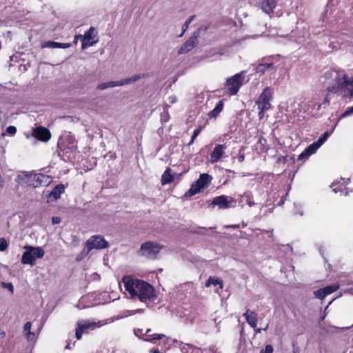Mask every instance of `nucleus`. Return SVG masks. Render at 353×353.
<instances>
[{
	"label": "nucleus",
	"instance_id": "nucleus-33",
	"mask_svg": "<svg viewBox=\"0 0 353 353\" xmlns=\"http://www.w3.org/2000/svg\"><path fill=\"white\" fill-rule=\"evenodd\" d=\"M32 327L31 322H26L23 327V331L26 334V337L28 339H31V336H34V334L30 331Z\"/></svg>",
	"mask_w": 353,
	"mask_h": 353
},
{
	"label": "nucleus",
	"instance_id": "nucleus-49",
	"mask_svg": "<svg viewBox=\"0 0 353 353\" xmlns=\"http://www.w3.org/2000/svg\"><path fill=\"white\" fill-rule=\"evenodd\" d=\"M170 101L172 103H175V102L176 101V97H170Z\"/></svg>",
	"mask_w": 353,
	"mask_h": 353
},
{
	"label": "nucleus",
	"instance_id": "nucleus-26",
	"mask_svg": "<svg viewBox=\"0 0 353 353\" xmlns=\"http://www.w3.org/2000/svg\"><path fill=\"white\" fill-rule=\"evenodd\" d=\"M274 68L272 63H259L255 68L256 73L263 74L266 71Z\"/></svg>",
	"mask_w": 353,
	"mask_h": 353
},
{
	"label": "nucleus",
	"instance_id": "nucleus-18",
	"mask_svg": "<svg viewBox=\"0 0 353 353\" xmlns=\"http://www.w3.org/2000/svg\"><path fill=\"white\" fill-rule=\"evenodd\" d=\"M350 80L351 78H350L346 74H343L342 75L337 74V76L335 77V81L337 84V86L341 90L345 88H349L350 85Z\"/></svg>",
	"mask_w": 353,
	"mask_h": 353
},
{
	"label": "nucleus",
	"instance_id": "nucleus-56",
	"mask_svg": "<svg viewBox=\"0 0 353 353\" xmlns=\"http://www.w3.org/2000/svg\"><path fill=\"white\" fill-rule=\"evenodd\" d=\"M268 325H267V326H266V327H265V328L263 329V330H266L268 329Z\"/></svg>",
	"mask_w": 353,
	"mask_h": 353
},
{
	"label": "nucleus",
	"instance_id": "nucleus-40",
	"mask_svg": "<svg viewBox=\"0 0 353 353\" xmlns=\"http://www.w3.org/2000/svg\"><path fill=\"white\" fill-rule=\"evenodd\" d=\"M348 95L353 97V77H351L350 87L347 88Z\"/></svg>",
	"mask_w": 353,
	"mask_h": 353
},
{
	"label": "nucleus",
	"instance_id": "nucleus-4",
	"mask_svg": "<svg viewBox=\"0 0 353 353\" xmlns=\"http://www.w3.org/2000/svg\"><path fill=\"white\" fill-rule=\"evenodd\" d=\"M212 180V176L207 173L201 174L199 178L191 185L185 193V196H192L207 188Z\"/></svg>",
	"mask_w": 353,
	"mask_h": 353
},
{
	"label": "nucleus",
	"instance_id": "nucleus-16",
	"mask_svg": "<svg viewBox=\"0 0 353 353\" xmlns=\"http://www.w3.org/2000/svg\"><path fill=\"white\" fill-rule=\"evenodd\" d=\"M225 148L226 146L224 144L216 145L210 153V162L212 163L218 162L223 156Z\"/></svg>",
	"mask_w": 353,
	"mask_h": 353
},
{
	"label": "nucleus",
	"instance_id": "nucleus-43",
	"mask_svg": "<svg viewBox=\"0 0 353 353\" xmlns=\"http://www.w3.org/2000/svg\"><path fill=\"white\" fill-rule=\"evenodd\" d=\"M353 114V106L348 108L343 114L342 117H347Z\"/></svg>",
	"mask_w": 353,
	"mask_h": 353
},
{
	"label": "nucleus",
	"instance_id": "nucleus-28",
	"mask_svg": "<svg viewBox=\"0 0 353 353\" xmlns=\"http://www.w3.org/2000/svg\"><path fill=\"white\" fill-rule=\"evenodd\" d=\"M332 188L335 193L339 192L340 195L346 196L348 194L347 188L341 183H332Z\"/></svg>",
	"mask_w": 353,
	"mask_h": 353
},
{
	"label": "nucleus",
	"instance_id": "nucleus-34",
	"mask_svg": "<svg viewBox=\"0 0 353 353\" xmlns=\"http://www.w3.org/2000/svg\"><path fill=\"white\" fill-rule=\"evenodd\" d=\"M194 17H195L194 15L190 16L188 19V20L183 23V27H182V32L181 33V34L179 37H182L183 35V34L185 33L186 30L188 28L190 23L192 21V20L194 19Z\"/></svg>",
	"mask_w": 353,
	"mask_h": 353
},
{
	"label": "nucleus",
	"instance_id": "nucleus-12",
	"mask_svg": "<svg viewBox=\"0 0 353 353\" xmlns=\"http://www.w3.org/2000/svg\"><path fill=\"white\" fill-rule=\"evenodd\" d=\"M199 33L195 32L179 48V54H185L195 48L198 43Z\"/></svg>",
	"mask_w": 353,
	"mask_h": 353
},
{
	"label": "nucleus",
	"instance_id": "nucleus-29",
	"mask_svg": "<svg viewBox=\"0 0 353 353\" xmlns=\"http://www.w3.org/2000/svg\"><path fill=\"white\" fill-rule=\"evenodd\" d=\"M26 249L30 250L33 257H35V260L37 259H41L44 256V250L40 247L28 246L26 247Z\"/></svg>",
	"mask_w": 353,
	"mask_h": 353
},
{
	"label": "nucleus",
	"instance_id": "nucleus-47",
	"mask_svg": "<svg viewBox=\"0 0 353 353\" xmlns=\"http://www.w3.org/2000/svg\"><path fill=\"white\" fill-rule=\"evenodd\" d=\"M259 108L260 109V111H259V119H261L263 117V116H264V112H265V111H262V110H261V105H259Z\"/></svg>",
	"mask_w": 353,
	"mask_h": 353
},
{
	"label": "nucleus",
	"instance_id": "nucleus-24",
	"mask_svg": "<svg viewBox=\"0 0 353 353\" xmlns=\"http://www.w3.org/2000/svg\"><path fill=\"white\" fill-rule=\"evenodd\" d=\"M21 262L23 264H30L33 265L35 264V257H33L30 250L26 249L21 257Z\"/></svg>",
	"mask_w": 353,
	"mask_h": 353
},
{
	"label": "nucleus",
	"instance_id": "nucleus-30",
	"mask_svg": "<svg viewBox=\"0 0 353 353\" xmlns=\"http://www.w3.org/2000/svg\"><path fill=\"white\" fill-rule=\"evenodd\" d=\"M211 285H220V288H223V281H222L221 279H220L219 278H215V277H213V276H210L209 279H208L206 283H205V285L207 287H209Z\"/></svg>",
	"mask_w": 353,
	"mask_h": 353
},
{
	"label": "nucleus",
	"instance_id": "nucleus-20",
	"mask_svg": "<svg viewBox=\"0 0 353 353\" xmlns=\"http://www.w3.org/2000/svg\"><path fill=\"white\" fill-rule=\"evenodd\" d=\"M260 6L264 12L271 14L276 7V2L274 0H261Z\"/></svg>",
	"mask_w": 353,
	"mask_h": 353
},
{
	"label": "nucleus",
	"instance_id": "nucleus-13",
	"mask_svg": "<svg viewBox=\"0 0 353 353\" xmlns=\"http://www.w3.org/2000/svg\"><path fill=\"white\" fill-rule=\"evenodd\" d=\"M32 136L40 141L48 142L51 138V133L48 128L39 126L33 130Z\"/></svg>",
	"mask_w": 353,
	"mask_h": 353
},
{
	"label": "nucleus",
	"instance_id": "nucleus-9",
	"mask_svg": "<svg viewBox=\"0 0 353 353\" xmlns=\"http://www.w3.org/2000/svg\"><path fill=\"white\" fill-rule=\"evenodd\" d=\"M243 79L241 74L238 73L227 80L226 86L230 95H234L238 92L243 83Z\"/></svg>",
	"mask_w": 353,
	"mask_h": 353
},
{
	"label": "nucleus",
	"instance_id": "nucleus-23",
	"mask_svg": "<svg viewBox=\"0 0 353 353\" xmlns=\"http://www.w3.org/2000/svg\"><path fill=\"white\" fill-rule=\"evenodd\" d=\"M151 332L152 330L150 328H148L145 331L144 334L145 336V338L144 339V341L151 343H155L157 341H159L165 336L164 334H150V332Z\"/></svg>",
	"mask_w": 353,
	"mask_h": 353
},
{
	"label": "nucleus",
	"instance_id": "nucleus-48",
	"mask_svg": "<svg viewBox=\"0 0 353 353\" xmlns=\"http://www.w3.org/2000/svg\"><path fill=\"white\" fill-rule=\"evenodd\" d=\"M330 94L329 93H327L325 97L324 103H330Z\"/></svg>",
	"mask_w": 353,
	"mask_h": 353
},
{
	"label": "nucleus",
	"instance_id": "nucleus-17",
	"mask_svg": "<svg viewBox=\"0 0 353 353\" xmlns=\"http://www.w3.org/2000/svg\"><path fill=\"white\" fill-rule=\"evenodd\" d=\"M247 323L252 328H256L257 325V314L250 309L246 310L245 312L243 314Z\"/></svg>",
	"mask_w": 353,
	"mask_h": 353
},
{
	"label": "nucleus",
	"instance_id": "nucleus-11",
	"mask_svg": "<svg viewBox=\"0 0 353 353\" xmlns=\"http://www.w3.org/2000/svg\"><path fill=\"white\" fill-rule=\"evenodd\" d=\"M234 200L232 197L226 195H221L214 197L211 203L213 206H218L220 209H228L231 207V203H234Z\"/></svg>",
	"mask_w": 353,
	"mask_h": 353
},
{
	"label": "nucleus",
	"instance_id": "nucleus-51",
	"mask_svg": "<svg viewBox=\"0 0 353 353\" xmlns=\"http://www.w3.org/2000/svg\"><path fill=\"white\" fill-rule=\"evenodd\" d=\"M7 286H8V288L10 290V291H13V285L11 283H9L7 284Z\"/></svg>",
	"mask_w": 353,
	"mask_h": 353
},
{
	"label": "nucleus",
	"instance_id": "nucleus-39",
	"mask_svg": "<svg viewBox=\"0 0 353 353\" xmlns=\"http://www.w3.org/2000/svg\"><path fill=\"white\" fill-rule=\"evenodd\" d=\"M341 90L337 85L328 86L327 88V92L336 94Z\"/></svg>",
	"mask_w": 353,
	"mask_h": 353
},
{
	"label": "nucleus",
	"instance_id": "nucleus-55",
	"mask_svg": "<svg viewBox=\"0 0 353 353\" xmlns=\"http://www.w3.org/2000/svg\"><path fill=\"white\" fill-rule=\"evenodd\" d=\"M256 332H261V328H257L256 330H255Z\"/></svg>",
	"mask_w": 353,
	"mask_h": 353
},
{
	"label": "nucleus",
	"instance_id": "nucleus-1",
	"mask_svg": "<svg viewBox=\"0 0 353 353\" xmlns=\"http://www.w3.org/2000/svg\"><path fill=\"white\" fill-rule=\"evenodd\" d=\"M125 290L131 299L141 302L154 300L156 297L154 288L149 283L136 279L131 275H125L122 278Z\"/></svg>",
	"mask_w": 353,
	"mask_h": 353
},
{
	"label": "nucleus",
	"instance_id": "nucleus-19",
	"mask_svg": "<svg viewBox=\"0 0 353 353\" xmlns=\"http://www.w3.org/2000/svg\"><path fill=\"white\" fill-rule=\"evenodd\" d=\"M320 147L317 145V143L316 142H314L312 143V144H310V145H308L305 150L304 151H303L299 156V159H307V157H309L310 156H311L312 154L316 153V152L317 151V150Z\"/></svg>",
	"mask_w": 353,
	"mask_h": 353
},
{
	"label": "nucleus",
	"instance_id": "nucleus-10",
	"mask_svg": "<svg viewBox=\"0 0 353 353\" xmlns=\"http://www.w3.org/2000/svg\"><path fill=\"white\" fill-rule=\"evenodd\" d=\"M272 95L273 91L269 87L265 88L260 94L256 103L258 105H261L262 111H267L270 108L271 105L270 102L272 99Z\"/></svg>",
	"mask_w": 353,
	"mask_h": 353
},
{
	"label": "nucleus",
	"instance_id": "nucleus-44",
	"mask_svg": "<svg viewBox=\"0 0 353 353\" xmlns=\"http://www.w3.org/2000/svg\"><path fill=\"white\" fill-rule=\"evenodd\" d=\"M75 345V342L72 343L70 340L67 341V345L65 347V349L71 350Z\"/></svg>",
	"mask_w": 353,
	"mask_h": 353
},
{
	"label": "nucleus",
	"instance_id": "nucleus-27",
	"mask_svg": "<svg viewBox=\"0 0 353 353\" xmlns=\"http://www.w3.org/2000/svg\"><path fill=\"white\" fill-rule=\"evenodd\" d=\"M64 190L65 186L63 184H58L52 190L50 195L53 196L54 199H58L61 194L64 192Z\"/></svg>",
	"mask_w": 353,
	"mask_h": 353
},
{
	"label": "nucleus",
	"instance_id": "nucleus-50",
	"mask_svg": "<svg viewBox=\"0 0 353 353\" xmlns=\"http://www.w3.org/2000/svg\"><path fill=\"white\" fill-rule=\"evenodd\" d=\"M238 159L240 162H243L244 161L245 157L243 154H241L239 156Z\"/></svg>",
	"mask_w": 353,
	"mask_h": 353
},
{
	"label": "nucleus",
	"instance_id": "nucleus-15",
	"mask_svg": "<svg viewBox=\"0 0 353 353\" xmlns=\"http://www.w3.org/2000/svg\"><path fill=\"white\" fill-rule=\"evenodd\" d=\"M340 288L338 283L320 288L314 292L315 296L319 299H323L326 296L337 291Z\"/></svg>",
	"mask_w": 353,
	"mask_h": 353
},
{
	"label": "nucleus",
	"instance_id": "nucleus-21",
	"mask_svg": "<svg viewBox=\"0 0 353 353\" xmlns=\"http://www.w3.org/2000/svg\"><path fill=\"white\" fill-rule=\"evenodd\" d=\"M71 46L69 43H59L53 41H46L42 44V48H68Z\"/></svg>",
	"mask_w": 353,
	"mask_h": 353
},
{
	"label": "nucleus",
	"instance_id": "nucleus-22",
	"mask_svg": "<svg viewBox=\"0 0 353 353\" xmlns=\"http://www.w3.org/2000/svg\"><path fill=\"white\" fill-rule=\"evenodd\" d=\"M224 103L223 100H220L216 104L214 108L208 112V116L209 119H216L219 114L223 111Z\"/></svg>",
	"mask_w": 353,
	"mask_h": 353
},
{
	"label": "nucleus",
	"instance_id": "nucleus-31",
	"mask_svg": "<svg viewBox=\"0 0 353 353\" xmlns=\"http://www.w3.org/2000/svg\"><path fill=\"white\" fill-rule=\"evenodd\" d=\"M330 134H331V132L326 131L315 142L317 143V145L319 147H321L327 141V139L330 136Z\"/></svg>",
	"mask_w": 353,
	"mask_h": 353
},
{
	"label": "nucleus",
	"instance_id": "nucleus-7",
	"mask_svg": "<svg viewBox=\"0 0 353 353\" xmlns=\"http://www.w3.org/2000/svg\"><path fill=\"white\" fill-rule=\"evenodd\" d=\"M163 247L157 243L147 241L141 244L139 253L148 259H155Z\"/></svg>",
	"mask_w": 353,
	"mask_h": 353
},
{
	"label": "nucleus",
	"instance_id": "nucleus-38",
	"mask_svg": "<svg viewBox=\"0 0 353 353\" xmlns=\"http://www.w3.org/2000/svg\"><path fill=\"white\" fill-rule=\"evenodd\" d=\"M274 348L272 345H266L265 349H262L259 353H273Z\"/></svg>",
	"mask_w": 353,
	"mask_h": 353
},
{
	"label": "nucleus",
	"instance_id": "nucleus-5",
	"mask_svg": "<svg viewBox=\"0 0 353 353\" xmlns=\"http://www.w3.org/2000/svg\"><path fill=\"white\" fill-rule=\"evenodd\" d=\"M80 39L81 41V49L85 50L95 45L99 41L97 32L95 28L90 27L84 34H76L74 36V43Z\"/></svg>",
	"mask_w": 353,
	"mask_h": 353
},
{
	"label": "nucleus",
	"instance_id": "nucleus-52",
	"mask_svg": "<svg viewBox=\"0 0 353 353\" xmlns=\"http://www.w3.org/2000/svg\"><path fill=\"white\" fill-rule=\"evenodd\" d=\"M0 336H1V338H4L5 336H6V332L4 331H1L0 332Z\"/></svg>",
	"mask_w": 353,
	"mask_h": 353
},
{
	"label": "nucleus",
	"instance_id": "nucleus-42",
	"mask_svg": "<svg viewBox=\"0 0 353 353\" xmlns=\"http://www.w3.org/2000/svg\"><path fill=\"white\" fill-rule=\"evenodd\" d=\"M7 132L10 134H14L17 132V128L15 126L10 125V126L8 127Z\"/></svg>",
	"mask_w": 353,
	"mask_h": 353
},
{
	"label": "nucleus",
	"instance_id": "nucleus-2",
	"mask_svg": "<svg viewBox=\"0 0 353 353\" xmlns=\"http://www.w3.org/2000/svg\"><path fill=\"white\" fill-rule=\"evenodd\" d=\"M50 176L41 173L23 172L17 176L19 184L34 188L50 183Z\"/></svg>",
	"mask_w": 353,
	"mask_h": 353
},
{
	"label": "nucleus",
	"instance_id": "nucleus-45",
	"mask_svg": "<svg viewBox=\"0 0 353 353\" xmlns=\"http://www.w3.org/2000/svg\"><path fill=\"white\" fill-rule=\"evenodd\" d=\"M61 222V218L59 216H53L52 219V224H59Z\"/></svg>",
	"mask_w": 353,
	"mask_h": 353
},
{
	"label": "nucleus",
	"instance_id": "nucleus-46",
	"mask_svg": "<svg viewBox=\"0 0 353 353\" xmlns=\"http://www.w3.org/2000/svg\"><path fill=\"white\" fill-rule=\"evenodd\" d=\"M246 196L248 197V199H247V203L248 205L250 206V207H252L254 205V203L251 201V199H250V195H246Z\"/></svg>",
	"mask_w": 353,
	"mask_h": 353
},
{
	"label": "nucleus",
	"instance_id": "nucleus-3",
	"mask_svg": "<svg viewBox=\"0 0 353 353\" xmlns=\"http://www.w3.org/2000/svg\"><path fill=\"white\" fill-rule=\"evenodd\" d=\"M77 150L75 138L70 134L62 135L57 143L58 154L64 159V155L74 152Z\"/></svg>",
	"mask_w": 353,
	"mask_h": 353
},
{
	"label": "nucleus",
	"instance_id": "nucleus-14",
	"mask_svg": "<svg viewBox=\"0 0 353 353\" xmlns=\"http://www.w3.org/2000/svg\"><path fill=\"white\" fill-rule=\"evenodd\" d=\"M140 79L139 75H135L129 79H125L121 81H109L106 83H102L98 85L97 88L99 90H104L110 87L122 85L125 83H130L131 82L136 81Z\"/></svg>",
	"mask_w": 353,
	"mask_h": 353
},
{
	"label": "nucleus",
	"instance_id": "nucleus-6",
	"mask_svg": "<svg viewBox=\"0 0 353 353\" xmlns=\"http://www.w3.org/2000/svg\"><path fill=\"white\" fill-rule=\"evenodd\" d=\"M109 247L108 242L101 235L90 236L85 243V246L81 252V254L86 255L92 250H101Z\"/></svg>",
	"mask_w": 353,
	"mask_h": 353
},
{
	"label": "nucleus",
	"instance_id": "nucleus-36",
	"mask_svg": "<svg viewBox=\"0 0 353 353\" xmlns=\"http://www.w3.org/2000/svg\"><path fill=\"white\" fill-rule=\"evenodd\" d=\"M8 244L4 238H0V251H5L8 248Z\"/></svg>",
	"mask_w": 353,
	"mask_h": 353
},
{
	"label": "nucleus",
	"instance_id": "nucleus-32",
	"mask_svg": "<svg viewBox=\"0 0 353 353\" xmlns=\"http://www.w3.org/2000/svg\"><path fill=\"white\" fill-rule=\"evenodd\" d=\"M330 134H331V132L326 131L315 142L317 143V145L319 147H321L327 141V139L330 136Z\"/></svg>",
	"mask_w": 353,
	"mask_h": 353
},
{
	"label": "nucleus",
	"instance_id": "nucleus-53",
	"mask_svg": "<svg viewBox=\"0 0 353 353\" xmlns=\"http://www.w3.org/2000/svg\"><path fill=\"white\" fill-rule=\"evenodd\" d=\"M263 141H265V139L263 137H261L259 138V141H258V142H259V143H263Z\"/></svg>",
	"mask_w": 353,
	"mask_h": 353
},
{
	"label": "nucleus",
	"instance_id": "nucleus-25",
	"mask_svg": "<svg viewBox=\"0 0 353 353\" xmlns=\"http://www.w3.org/2000/svg\"><path fill=\"white\" fill-rule=\"evenodd\" d=\"M174 180V176L171 174V169L170 168H167L163 174L161 176V184L165 185L173 182Z\"/></svg>",
	"mask_w": 353,
	"mask_h": 353
},
{
	"label": "nucleus",
	"instance_id": "nucleus-8",
	"mask_svg": "<svg viewBox=\"0 0 353 353\" xmlns=\"http://www.w3.org/2000/svg\"><path fill=\"white\" fill-rule=\"evenodd\" d=\"M101 325L100 322H94L90 320L79 321L75 329V337L77 340H81L83 334H88L89 330H93Z\"/></svg>",
	"mask_w": 353,
	"mask_h": 353
},
{
	"label": "nucleus",
	"instance_id": "nucleus-37",
	"mask_svg": "<svg viewBox=\"0 0 353 353\" xmlns=\"http://www.w3.org/2000/svg\"><path fill=\"white\" fill-rule=\"evenodd\" d=\"M144 332H143V329H136V330H134V334L137 337H139L140 339H142L143 340H144V339L145 338Z\"/></svg>",
	"mask_w": 353,
	"mask_h": 353
},
{
	"label": "nucleus",
	"instance_id": "nucleus-41",
	"mask_svg": "<svg viewBox=\"0 0 353 353\" xmlns=\"http://www.w3.org/2000/svg\"><path fill=\"white\" fill-rule=\"evenodd\" d=\"M193 345L190 344H185L181 347V352L183 353H188L190 348H192Z\"/></svg>",
	"mask_w": 353,
	"mask_h": 353
},
{
	"label": "nucleus",
	"instance_id": "nucleus-54",
	"mask_svg": "<svg viewBox=\"0 0 353 353\" xmlns=\"http://www.w3.org/2000/svg\"><path fill=\"white\" fill-rule=\"evenodd\" d=\"M152 353H161L158 349H154L152 350Z\"/></svg>",
	"mask_w": 353,
	"mask_h": 353
},
{
	"label": "nucleus",
	"instance_id": "nucleus-35",
	"mask_svg": "<svg viewBox=\"0 0 353 353\" xmlns=\"http://www.w3.org/2000/svg\"><path fill=\"white\" fill-rule=\"evenodd\" d=\"M202 130V126H199L196 129H195L193 132V134L192 136L190 141L188 143V145H190L193 144L195 139L197 137V136L200 134L201 131Z\"/></svg>",
	"mask_w": 353,
	"mask_h": 353
}]
</instances>
